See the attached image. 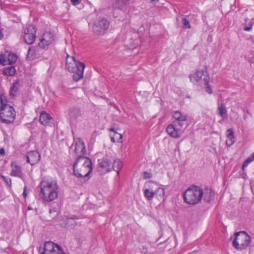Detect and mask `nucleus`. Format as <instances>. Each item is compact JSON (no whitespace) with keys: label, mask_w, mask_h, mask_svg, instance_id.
<instances>
[{"label":"nucleus","mask_w":254,"mask_h":254,"mask_svg":"<svg viewBox=\"0 0 254 254\" xmlns=\"http://www.w3.org/2000/svg\"><path fill=\"white\" fill-rule=\"evenodd\" d=\"M41 197L51 202L58 197L59 186L56 180H43L40 184Z\"/></svg>","instance_id":"f257e3e1"},{"label":"nucleus","mask_w":254,"mask_h":254,"mask_svg":"<svg viewBox=\"0 0 254 254\" xmlns=\"http://www.w3.org/2000/svg\"><path fill=\"white\" fill-rule=\"evenodd\" d=\"M73 174L77 178L87 177L92 171L91 160L85 156L78 157L73 166Z\"/></svg>","instance_id":"f03ea898"},{"label":"nucleus","mask_w":254,"mask_h":254,"mask_svg":"<svg viewBox=\"0 0 254 254\" xmlns=\"http://www.w3.org/2000/svg\"><path fill=\"white\" fill-rule=\"evenodd\" d=\"M0 118L1 121L6 124L13 123L16 116L15 111L13 107L7 104L5 97L0 95Z\"/></svg>","instance_id":"7ed1b4c3"},{"label":"nucleus","mask_w":254,"mask_h":254,"mask_svg":"<svg viewBox=\"0 0 254 254\" xmlns=\"http://www.w3.org/2000/svg\"><path fill=\"white\" fill-rule=\"evenodd\" d=\"M66 67L69 72L73 73L72 77L75 81H78L83 77L85 65L76 60L74 57L67 55Z\"/></svg>","instance_id":"20e7f679"},{"label":"nucleus","mask_w":254,"mask_h":254,"mask_svg":"<svg viewBox=\"0 0 254 254\" xmlns=\"http://www.w3.org/2000/svg\"><path fill=\"white\" fill-rule=\"evenodd\" d=\"M203 190L197 186H191L185 191L184 198L185 202L190 204H195L202 199Z\"/></svg>","instance_id":"39448f33"},{"label":"nucleus","mask_w":254,"mask_h":254,"mask_svg":"<svg viewBox=\"0 0 254 254\" xmlns=\"http://www.w3.org/2000/svg\"><path fill=\"white\" fill-rule=\"evenodd\" d=\"M233 241V247L238 250L246 249L251 243V237L245 232H237Z\"/></svg>","instance_id":"423d86ee"},{"label":"nucleus","mask_w":254,"mask_h":254,"mask_svg":"<svg viewBox=\"0 0 254 254\" xmlns=\"http://www.w3.org/2000/svg\"><path fill=\"white\" fill-rule=\"evenodd\" d=\"M39 252L40 254H66L60 245L51 241L46 242Z\"/></svg>","instance_id":"0eeeda50"},{"label":"nucleus","mask_w":254,"mask_h":254,"mask_svg":"<svg viewBox=\"0 0 254 254\" xmlns=\"http://www.w3.org/2000/svg\"><path fill=\"white\" fill-rule=\"evenodd\" d=\"M114 158L106 155L102 159L99 160L98 164V172L100 174L103 175L107 173L112 170L113 169V161Z\"/></svg>","instance_id":"6e6552de"},{"label":"nucleus","mask_w":254,"mask_h":254,"mask_svg":"<svg viewBox=\"0 0 254 254\" xmlns=\"http://www.w3.org/2000/svg\"><path fill=\"white\" fill-rule=\"evenodd\" d=\"M110 25L109 21L105 18H101L95 21L93 26V31L97 35H101L107 30Z\"/></svg>","instance_id":"1a4fd4ad"},{"label":"nucleus","mask_w":254,"mask_h":254,"mask_svg":"<svg viewBox=\"0 0 254 254\" xmlns=\"http://www.w3.org/2000/svg\"><path fill=\"white\" fill-rule=\"evenodd\" d=\"M36 29L35 26L29 25L24 30L23 38L27 44H32L36 38Z\"/></svg>","instance_id":"9d476101"},{"label":"nucleus","mask_w":254,"mask_h":254,"mask_svg":"<svg viewBox=\"0 0 254 254\" xmlns=\"http://www.w3.org/2000/svg\"><path fill=\"white\" fill-rule=\"evenodd\" d=\"M182 127H180L176 122H172L171 124L168 126L166 128V132L168 134L174 138H179L182 133L181 131Z\"/></svg>","instance_id":"9b49d317"},{"label":"nucleus","mask_w":254,"mask_h":254,"mask_svg":"<svg viewBox=\"0 0 254 254\" xmlns=\"http://www.w3.org/2000/svg\"><path fill=\"white\" fill-rule=\"evenodd\" d=\"M54 40V35L52 33L50 32H45L40 39L39 46L43 49L47 48L52 43Z\"/></svg>","instance_id":"f8f14e48"},{"label":"nucleus","mask_w":254,"mask_h":254,"mask_svg":"<svg viewBox=\"0 0 254 254\" xmlns=\"http://www.w3.org/2000/svg\"><path fill=\"white\" fill-rule=\"evenodd\" d=\"M153 183L152 181H149L148 188L145 189L143 192L145 198L149 201L153 199L155 194H156L158 191H160L162 194H164L165 193V190L163 188H158L156 190H154L151 185H149V184L152 185Z\"/></svg>","instance_id":"ddd939ff"},{"label":"nucleus","mask_w":254,"mask_h":254,"mask_svg":"<svg viewBox=\"0 0 254 254\" xmlns=\"http://www.w3.org/2000/svg\"><path fill=\"white\" fill-rule=\"evenodd\" d=\"M74 152L77 154V158L79 156H84L86 153L84 143L80 138H78L75 141Z\"/></svg>","instance_id":"4468645a"},{"label":"nucleus","mask_w":254,"mask_h":254,"mask_svg":"<svg viewBox=\"0 0 254 254\" xmlns=\"http://www.w3.org/2000/svg\"><path fill=\"white\" fill-rule=\"evenodd\" d=\"M40 159V155L36 151H31L26 155V162L31 165L37 163Z\"/></svg>","instance_id":"2eb2a0df"},{"label":"nucleus","mask_w":254,"mask_h":254,"mask_svg":"<svg viewBox=\"0 0 254 254\" xmlns=\"http://www.w3.org/2000/svg\"><path fill=\"white\" fill-rule=\"evenodd\" d=\"M172 117L175 119L173 122H176V124L180 127H183L184 123L187 120V116L179 111L173 112Z\"/></svg>","instance_id":"dca6fc26"},{"label":"nucleus","mask_w":254,"mask_h":254,"mask_svg":"<svg viewBox=\"0 0 254 254\" xmlns=\"http://www.w3.org/2000/svg\"><path fill=\"white\" fill-rule=\"evenodd\" d=\"M196 76L199 78L200 80L204 81L205 85H208L209 82V76L207 73V67L204 66L202 69H197L196 71Z\"/></svg>","instance_id":"f3484780"},{"label":"nucleus","mask_w":254,"mask_h":254,"mask_svg":"<svg viewBox=\"0 0 254 254\" xmlns=\"http://www.w3.org/2000/svg\"><path fill=\"white\" fill-rule=\"evenodd\" d=\"M11 172L10 175L23 179V174L20 166H18L15 162H11Z\"/></svg>","instance_id":"a211bd4d"},{"label":"nucleus","mask_w":254,"mask_h":254,"mask_svg":"<svg viewBox=\"0 0 254 254\" xmlns=\"http://www.w3.org/2000/svg\"><path fill=\"white\" fill-rule=\"evenodd\" d=\"M52 120V117L45 111H42L40 113L39 121L42 125L47 126L50 123Z\"/></svg>","instance_id":"6ab92c4d"},{"label":"nucleus","mask_w":254,"mask_h":254,"mask_svg":"<svg viewBox=\"0 0 254 254\" xmlns=\"http://www.w3.org/2000/svg\"><path fill=\"white\" fill-rule=\"evenodd\" d=\"M226 144L228 146L230 147L235 142L234 132L233 129L230 128L226 131Z\"/></svg>","instance_id":"aec40b11"},{"label":"nucleus","mask_w":254,"mask_h":254,"mask_svg":"<svg viewBox=\"0 0 254 254\" xmlns=\"http://www.w3.org/2000/svg\"><path fill=\"white\" fill-rule=\"evenodd\" d=\"M202 198L205 202H210L214 198V193L211 190L206 189L204 191L203 190Z\"/></svg>","instance_id":"412c9836"},{"label":"nucleus","mask_w":254,"mask_h":254,"mask_svg":"<svg viewBox=\"0 0 254 254\" xmlns=\"http://www.w3.org/2000/svg\"><path fill=\"white\" fill-rule=\"evenodd\" d=\"M68 114L69 117L73 119H77L82 115L81 110L79 108L75 107L69 109Z\"/></svg>","instance_id":"4be33fe9"},{"label":"nucleus","mask_w":254,"mask_h":254,"mask_svg":"<svg viewBox=\"0 0 254 254\" xmlns=\"http://www.w3.org/2000/svg\"><path fill=\"white\" fill-rule=\"evenodd\" d=\"M110 131L114 132L113 135L111 137V140L113 142H122V135L121 133H118L114 128H111L110 129Z\"/></svg>","instance_id":"5701e85b"},{"label":"nucleus","mask_w":254,"mask_h":254,"mask_svg":"<svg viewBox=\"0 0 254 254\" xmlns=\"http://www.w3.org/2000/svg\"><path fill=\"white\" fill-rule=\"evenodd\" d=\"M123 163L119 159H114L113 161V169L117 174H119V172L123 166Z\"/></svg>","instance_id":"b1692460"},{"label":"nucleus","mask_w":254,"mask_h":254,"mask_svg":"<svg viewBox=\"0 0 254 254\" xmlns=\"http://www.w3.org/2000/svg\"><path fill=\"white\" fill-rule=\"evenodd\" d=\"M19 88L18 82H15L13 83L12 86L10 88L9 96L13 98L16 96V93L17 92Z\"/></svg>","instance_id":"393cba45"},{"label":"nucleus","mask_w":254,"mask_h":254,"mask_svg":"<svg viewBox=\"0 0 254 254\" xmlns=\"http://www.w3.org/2000/svg\"><path fill=\"white\" fill-rule=\"evenodd\" d=\"M181 18L182 20V22L183 24V28H190L191 25L190 23V22L188 18H187V16L182 15L179 17H177V20L178 21L179 19Z\"/></svg>","instance_id":"a878e982"},{"label":"nucleus","mask_w":254,"mask_h":254,"mask_svg":"<svg viewBox=\"0 0 254 254\" xmlns=\"http://www.w3.org/2000/svg\"><path fill=\"white\" fill-rule=\"evenodd\" d=\"M15 67L13 65H11L9 67L5 68L3 71V73L6 76H13L15 74Z\"/></svg>","instance_id":"bb28decb"},{"label":"nucleus","mask_w":254,"mask_h":254,"mask_svg":"<svg viewBox=\"0 0 254 254\" xmlns=\"http://www.w3.org/2000/svg\"><path fill=\"white\" fill-rule=\"evenodd\" d=\"M218 110L219 115L221 117H222L223 118H225L227 117V115L226 114V110L225 106L224 105V104L222 103L219 106L218 108Z\"/></svg>","instance_id":"cd10ccee"},{"label":"nucleus","mask_w":254,"mask_h":254,"mask_svg":"<svg viewBox=\"0 0 254 254\" xmlns=\"http://www.w3.org/2000/svg\"><path fill=\"white\" fill-rule=\"evenodd\" d=\"M128 0H116L115 6L120 9H123L127 4Z\"/></svg>","instance_id":"c85d7f7f"},{"label":"nucleus","mask_w":254,"mask_h":254,"mask_svg":"<svg viewBox=\"0 0 254 254\" xmlns=\"http://www.w3.org/2000/svg\"><path fill=\"white\" fill-rule=\"evenodd\" d=\"M17 57L14 54H9L7 57V60L9 64H12L15 63L17 61Z\"/></svg>","instance_id":"c756f323"},{"label":"nucleus","mask_w":254,"mask_h":254,"mask_svg":"<svg viewBox=\"0 0 254 254\" xmlns=\"http://www.w3.org/2000/svg\"><path fill=\"white\" fill-rule=\"evenodd\" d=\"M190 81L193 83H196L200 80L199 78H198L196 76V73H195L194 74H190Z\"/></svg>","instance_id":"7c9ffc66"},{"label":"nucleus","mask_w":254,"mask_h":254,"mask_svg":"<svg viewBox=\"0 0 254 254\" xmlns=\"http://www.w3.org/2000/svg\"><path fill=\"white\" fill-rule=\"evenodd\" d=\"M245 26L244 28L245 31H250L252 27V23L249 19H246L245 23Z\"/></svg>","instance_id":"2f4dec72"},{"label":"nucleus","mask_w":254,"mask_h":254,"mask_svg":"<svg viewBox=\"0 0 254 254\" xmlns=\"http://www.w3.org/2000/svg\"><path fill=\"white\" fill-rule=\"evenodd\" d=\"M34 49L32 48V47H29L28 49V51L27 52V58H29L30 59H33V56L34 55Z\"/></svg>","instance_id":"473e14b6"},{"label":"nucleus","mask_w":254,"mask_h":254,"mask_svg":"<svg viewBox=\"0 0 254 254\" xmlns=\"http://www.w3.org/2000/svg\"><path fill=\"white\" fill-rule=\"evenodd\" d=\"M1 177L3 179V180L5 182L6 185L10 187L11 185V179L8 177H5L3 175L1 176Z\"/></svg>","instance_id":"72a5a7b5"},{"label":"nucleus","mask_w":254,"mask_h":254,"mask_svg":"<svg viewBox=\"0 0 254 254\" xmlns=\"http://www.w3.org/2000/svg\"><path fill=\"white\" fill-rule=\"evenodd\" d=\"M254 160L253 158L251 157H249L247 158L243 163L242 165V169L244 170L245 168L246 167L249 163H250L251 162H252Z\"/></svg>","instance_id":"f704fd0d"},{"label":"nucleus","mask_w":254,"mask_h":254,"mask_svg":"<svg viewBox=\"0 0 254 254\" xmlns=\"http://www.w3.org/2000/svg\"><path fill=\"white\" fill-rule=\"evenodd\" d=\"M5 56L3 54L0 55V64L5 65L6 64Z\"/></svg>","instance_id":"c9c22d12"},{"label":"nucleus","mask_w":254,"mask_h":254,"mask_svg":"<svg viewBox=\"0 0 254 254\" xmlns=\"http://www.w3.org/2000/svg\"><path fill=\"white\" fill-rule=\"evenodd\" d=\"M151 174L148 172H144L143 173V179H147L151 177Z\"/></svg>","instance_id":"e433bc0d"},{"label":"nucleus","mask_w":254,"mask_h":254,"mask_svg":"<svg viewBox=\"0 0 254 254\" xmlns=\"http://www.w3.org/2000/svg\"><path fill=\"white\" fill-rule=\"evenodd\" d=\"M81 0H70L72 3L74 5H76L79 4L81 2Z\"/></svg>","instance_id":"4c0bfd02"},{"label":"nucleus","mask_w":254,"mask_h":254,"mask_svg":"<svg viewBox=\"0 0 254 254\" xmlns=\"http://www.w3.org/2000/svg\"><path fill=\"white\" fill-rule=\"evenodd\" d=\"M206 85L207 86L206 92L209 94H211L212 93L211 89L210 88L208 84Z\"/></svg>","instance_id":"58836bf2"},{"label":"nucleus","mask_w":254,"mask_h":254,"mask_svg":"<svg viewBox=\"0 0 254 254\" xmlns=\"http://www.w3.org/2000/svg\"><path fill=\"white\" fill-rule=\"evenodd\" d=\"M26 187L25 186L24 188L23 192V195L24 198H25L27 196V193H26Z\"/></svg>","instance_id":"ea45409f"},{"label":"nucleus","mask_w":254,"mask_h":254,"mask_svg":"<svg viewBox=\"0 0 254 254\" xmlns=\"http://www.w3.org/2000/svg\"><path fill=\"white\" fill-rule=\"evenodd\" d=\"M5 153V151L3 148H1L0 149V154L1 155H4Z\"/></svg>","instance_id":"a19ab883"},{"label":"nucleus","mask_w":254,"mask_h":254,"mask_svg":"<svg viewBox=\"0 0 254 254\" xmlns=\"http://www.w3.org/2000/svg\"><path fill=\"white\" fill-rule=\"evenodd\" d=\"M3 35L1 30H0V39L3 38Z\"/></svg>","instance_id":"79ce46f5"},{"label":"nucleus","mask_w":254,"mask_h":254,"mask_svg":"<svg viewBox=\"0 0 254 254\" xmlns=\"http://www.w3.org/2000/svg\"><path fill=\"white\" fill-rule=\"evenodd\" d=\"M251 157L253 158V159L254 160V153L252 154Z\"/></svg>","instance_id":"37998d69"},{"label":"nucleus","mask_w":254,"mask_h":254,"mask_svg":"<svg viewBox=\"0 0 254 254\" xmlns=\"http://www.w3.org/2000/svg\"><path fill=\"white\" fill-rule=\"evenodd\" d=\"M151 2H154V1H158L159 0H151Z\"/></svg>","instance_id":"c03bdc74"}]
</instances>
